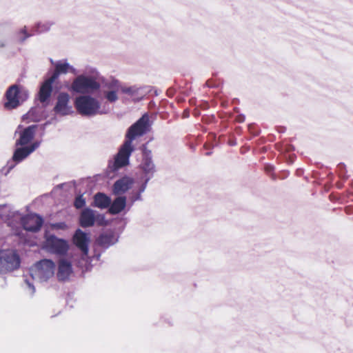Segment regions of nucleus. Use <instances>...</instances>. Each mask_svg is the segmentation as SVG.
Wrapping results in <instances>:
<instances>
[{
    "label": "nucleus",
    "instance_id": "18",
    "mask_svg": "<svg viewBox=\"0 0 353 353\" xmlns=\"http://www.w3.org/2000/svg\"><path fill=\"white\" fill-rule=\"evenodd\" d=\"M72 273V267L71 263L65 259L59 261L58 271L57 276L59 281H65L69 279Z\"/></svg>",
    "mask_w": 353,
    "mask_h": 353
},
{
    "label": "nucleus",
    "instance_id": "33",
    "mask_svg": "<svg viewBox=\"0 0 353 353\" xmlns=\"http://www.w3.org/2000/svg\"><path fill=\"white\" fill-rule=\"evenodd\" d=\"M26 284L31 291V294H33L35 292V288L32 283H31L28 279L25 280Z\"/></svg>",
    "mask_w": 353,
    "mask_h": 353
},
{
    "label": "nucleus",
    "instance_id": "42",
    "mask_svg": "<svg viewBox=\"0 0 353 353\" xmlns=\"http://www.w3.org/2000/svg\"><path fill=\"white\" fill-rule=\"evenodd\" d=\"M31 112H32V110H30V111L28 112V114H31Z\"/></svg>",
    "mask_w": 353,
    "mask_h": 353
},
{
    "label": "nucleus",
    "instance_id": "27",
    "mask_svg": "<svg viewBox=\"0 0 353 353\" xmlns=\"http://www.w3.org/2000/svg\"><path fill=\"white\" fill-rule=\"evenodd\" d=\"M118 90H112L105 92V99L110 103H114L118 100L117 92Z\"/></svg>",
    "mask_w": 353,
    "mask_h": 353
},
{
    "label": "nucleus",
    "instance_id": "7",
    "mask_svg": "<svg viewBox=\"0 0 353 353\" xmlns=\"http://www.w3.org/2000/svg\"><path fill=\"white\" fill-rule=\"evenodd\" d=\"M44 248L51 254L64 256L68 254L70 245L67 240L58 238L54 234H49L46 237Z\"/></svg>",
    "mask_w": 353,
    "mask_h": 353
},
{
    "label": "nucleus",
    "instance_id": "36",
    "mask_svg": "<svg viewBox=\"0 0 353 353\" xmlns=\"http://www.w3.org/2000/svg\"><path fill=\"white\" fill-rule=\"evenodd\" d=\"M50 62L51 63L52 65H53L54 66V64L56 63V61H54L52 59H50Z\"/></svg>",
    "mask_w": 353,
    "mask_h": 353
},
{
    "label": "nucleus",
    "instance_id": "11",
    "mask_svg": "<svg viewBox=\"0 0 353 353\" xmlns=\"http://www.w3.org/2000/svg\"><path fill=\"white\" fill-rule=\"evenodd\" d=\"M90 241V238L88 234L81 229H77L72 236V242L81 250L83 257L88 256Z\"/></svg>",
    "mask_w": 353,
    "mask_h": 353
},
{
    "label": "nucleus",
    "instance_id": "8",
    "mask_svg": "<svg viewBox=\"0 0 353 353\" xmlns=\"http://www.w3.org/2000/svg\"><path fill=\"white\" fill-rule=\"evenodd\" d=\"M134 150L132 144L124 141L120 147L119 152L114 157V161L109 164L110 169L114 172L119 169L123 168L130 163V157Z\"/></svg>",
    "mask_w": 353,
    "mask_h": 353
},
{
    "label": "nucleus",
    "instance_id": "12",
    "mask_svg": "<svg viewBox=\"0 0 353 353\" xmlns=\"http://www.w3.org/2000/svg\"><path fill=\"white\" fill-rule=\"evenodd\" d=\"M43 219L38 214L28 215L22 219V225L26 231L37 232L40 230Z\"/></svg>",
    "mask_w": 353,
    "mask_h": 353
},
{
    "label": "nucleus",
    "instance_id": "29",
    "mask_svg": "<svg viewBox=\"0 0 353 353\" xmlns=\"http://www.w3.org/2000/svg\"><path fill=\"white\" fill-rule=\"evenodd\" d=\"M107 88L111 90H119L120 83L117 79H113L106 85Z\"/></svg>",
    "mask_w": 353,
    "mask_h": 353
},
{
    "label": "nucleus",
    "instance_id": "34",
    "mask_svg": "<svg viewBox=\"0 0 353 353\" xmlns=\"http://www.w3.org/2000/svg\"><path fill=\"white\" fill-rule=\"evenodd\" d=\"M69 72L73 74H77V70L72 65H70Z\"/></svg>",
    "mask_w": 353,
    "mask_h": 353
},
{
    "label": "nucleus",
    "instance_id": "25",
    "mask_svg": "<svg viewBox=\"0 0 353 353\" xmlns=\"http://www.w3.org/2000/svg\"><path fill=\"white\" fill-rule=\"evenodd\" d=\"M121 90L123 93L126 94L130 97L136 96L139 94L140 88L137 85H132L130 87H122Z\"/></svg>",
    "mask_w": 353,
    "mask_h": 353
},
{
    "label": "nucleus",
    "instance_id": "19",
    "mask_svg": "<svg viewBox=\"0 0 353 353\" xmlns=\"http://www.w3.org/2000/svg\"><path fill=\"white\" fill-rule=\"evenodd\" d=\"M95 223V211L85 208L82 210L79 216V223L83 228H89L94 225Z\"/></svg>",
    "mask_w": 353,
    "mask_h": 353
},
{
    "label": "nucleus",
    "instance_id": "32",
    "mask_svg": "<svg viewBox=\"0 0 353 353\" xmlns=\"http://www.w3.org/2000/svg\"><path fill=\"white\" fill-rule=\"evenodd\" d=\"M52 227L57 230H65L68 228V225L65 222L55 223L52 225Z\"/></svg>",
    "mask_w": 353,
    "mask_h": 353
},
{
    "label": "nucleus",
    "instance_id": "20",
    "mask_svg": "<svg viewBox=\"0 0 353 353\" xmlns=\"http://www.w3.org/2000/svg\"><path fill=\"white\" fill-rule=\"evenodd\" d=\"M126 205V197L125 196L119 195L112 201H111L108 212L112 215L118 214L125 210Z\"/></svg>",
    "mask_w": 353,
    "mask_h": 353
},
{
    "label": "nucleus",
    "instance_id": "4",
    "mask_svg": "<svg viewBox=\"0 0 353 353\" xmlns=\"http://www.w3.org/2000/svg\"><path fill=\"white\" fill-rule=\"evenodd\" d=\"M141 161L139 165L143 175V182L148 185V182L154 177L157 169L153 161L152 152L148 149L145 145L141 148Z\"/></svg>",
    "mask_w": 353,
    "mask_h": 353
},
{
    "label": "nucleus",
    "instance_id": "38",
    "mask_svg": "<svg viewBox=\"0 0 353 353\" xmlns=\"http://www.w3.org/2000/svg\"><path fill=\"white\" fill-rule=\"evenodd\" d=\"M206 85H207V86H208V87H211V86H212V85H211L208 81H207V82H206Z\"/></svg>",
    "mask_w": 353,
    "mask_h": 353
},
{
    "label": "nucleus",
    "instance_id": "1",
    "mask_svg": "<svg viewBox=\"0 0 353 353\" xmlns=\"http://www.w3.org/2000/svg\"><path fill=\"white\" fill-rule=\"evenodd\" d=\"M99 77V73L95 68H86L83 74L74 79L70 85V90L80 94L96 92L101 88L98 81Z\"/></svg>",
    "mask_w": 353,
    "mask_h": 353
},
{
    "label": "nucleus",
    "instance_id": "21",
    "mask_svg": "<svg viewBox=\"0 0 353 353\" xmlns=\"http://www.w3.org/2000/svg\"><path fill=\"white\" fill-rule=\"evenodd\" d=\"M110 204L111 198L109 196L103 192H97L94 196L91 205L100 209H106L109 208Z\"/></svg>",
    "mask_w": 353,
    "mask_h": 353
},
{
    "label": "nucleus",
    "instance_id": "6",
    "mask_svg": "<svg viewBox=\"0 0 353 353\" xmlns=\"http://www.w3.org/2000/svg\"><path fill=\"white\" fill-rule=\"evenodd\" d=\"M150 119L147 113L144 114L134 123H133L127 130L125 141L132 144V141L139 137L145 134L150 128Z\"/></svg>",
    "mask_w": 353,
    "mask_h": 353
},
{
    "label": "nucleus",
    "instance_id": "17",
    "mask_svg": "<svg viewBox=\"0 0 353 353\" xmlns=\"http://www.w3.org/2000/svg\"><path fill=\"white\" fill-rule=\"evenodd\" d=\"M15 148L12 157V160L14 163L11 165L8 163L9 170H12L16 164L22 162L32 154L28 145L15 146Z\"/></svg>",
    "mask_w": 353,
    "mask_h": 353
},
{
    "label": "nucleus",
    "instance_id": "24",
    "mask_svg": "<svg viewBox=\"0 0 353 353\" xmlns=\"http://www.w3.org/2000/svg\"><path fill=\"white\" fill-rule=\"evenodd\" d=\"M147 185H148L145 184V183H142L139 186L137 192L132 191L131 192V195L129 197V200L130 201V208L134 204V202L137 201H142L141 194L145 192Z\"/></svg>",
    "mask_w": 353,
    "mask_h": 353
},
{
    "label": "nucleus",
    "instance_id": "31",
    "mask_svg": "<svg viewBox=\"0 0 353 353\" xmlns=\"http://www.w3.org/2000/svg\"><path fill=\"white\" fill-rule=\"evenodd\" d=\"M41 145V141H36L33 143H30L28 145V147L29 150H30L31 153L34 152Z\"/></svg>",
    "mask_w": 353,
    "mask_h": 353
},
{
    "label": "nucleus",
    "instance_id": "43",
    "mask_svg": "<svg viewBox=\"0 0 353 353\" xmlns=\"http://www.w3.org/2000/svg\"><path fill=\"white\" fill-rule=\"evenodd\" d=\"M47 124H48L47 123H44V125H43V128H45V126H46Z\"/></svg>",
    "mask_w": 353,
    "mask_h": 353
},
{
    "label": "nucleus",
    "instance_id": "3",
    "mask_svg": "<svg viewBox=\"0 0 353 353\" xmlns=\"http://www.w3.org/2000/svg\"><path fill=\"white\" fill-rule=\"evenodd\" d=\"M29 95L28 90L23 85H12L5 93L6 102L4 103V108L9 110L16 109L28 99Z\"/></svg>",
    "mask_w": 353,
    "mask_h": 353
},
{
    "label": "nucleus",
    "instance_id": "26",
    "mask_svg": "<svg viewBox=\"0 0 353 353\" xmlns=\"http://www.w3.org/2000/svg\"><path fill=\"white\" fill-rule=\"evenodd\" d=\"M19 37V41L20 43H23L27 39L32 36V34L28 33L27 32L26 27L24 26L21 28L17 33Z\"/></svg>",
    "mask_w": 353,
    "mask_h": 353
},
{
    "label": "nucleus",
    "instance_id": "23",
    "mask_svg": "<svg viewBox=\"0 0 353 353\" xmlns=\"http://www.w3.org/2000/svg\"><path fill=\"white\" fill-rule=\"evenodd\" d=\"M54 24V22L52 21H39L35 23L32 30L35 34H38L45 33L50 31Z\"/></svg>",
    "mask_w": 353,
    "mask_h": 353
},
{
    "label": "nucleus",
    "instance_id": "28",
    "mask_svg": "<svg viewBox=\"0 0 353 353\" xmlns=\"http://www.w3.org/2000/svg\"><path fill=\"white\" fill-rule=\"evenodd\" d=\"M85 205V199L83 198V194L78 195L74 202V205L77 209H81Z\"/></svg>",
    "mask_w": 353,
    "mask_h": 353
},
{
    "label": "nucleus",
    "instance_id": "39",
    "mask_svg": "<svg viewBox=\"0 0 353 353\" xmlns=\"http://www.w3.org/2000/svg\"><path fill=\"white\" fill-rule=\"evenodd\" d=\"M344 166H345V165H344L343 164H339V168H342V167L343 168Z\"/></svg>",
    "mask_w": 353,
    "mask_h": 353
},
{
    "label": "nucleus",
    "instance_id": "37",
    "mask_svg": "<svg viewBox=\"0 0 353 353\" xmlns=\"http://www.w3.org/2000/svg\"><path fill=\"white\" fill-rule=\"evenodd\" d=\"M100 256H101L100 254L95 255V257H96L97 260L99 259Z\"/></svg>",
    "mask_w": 353,
    "mask_h": 353
},
{
    "label": "nucleus",
    "instance_id": "41",
    "mask_svg": "<svg viewBox=\"0 0 353 353\" xmlns=\"http://www.w3.org/2000/svg\"><path fill=\"white\" fill-rule=\"evenodd\" d=\"M0 46H1V47H4V44H3V43H1V44H0Z\"/></svg>",
    "mask_w": 353,
    "mask_h": 353
},
{
    "label": "nucleus",
    "instance_id": "22",
    "mask_svg": "<svg viewBox=\"0 0 353 353\" xmlns=\"http://www.w3.org/2000/svg\"><path fill=\"white\" fill-rule=\"evenodd\" d=\"M70 63L67 59H62L56 61L54 64V70L50 78L54 81L61 74H65L69 72Z\"/></svg>",
    "mask_w": 353,
    "mask_h": 353
},
{
    "label": "nucleus",
    "instance_id": "9",
    "mask_svg": "<svg viewBox=\"0 0 353 353\" xmlns=\"http://www.w3.org/2000/svg\"><path fill=\"white\" fill-rule=\"evenodd\" d=\"M20 262V258L14 251L0 250V274L19 268Z\"/></svg>",
    "mask_w": 353,
    "mask_h": 353
},
{
    "label": "nucleus",
    "instance_id": "40",
    "mask_svg": "<svg viewBox=\"0 0 353 353\" xmlns=\"http://www.w3.org/2000/svg\"><path fill=\"white\" fill-rule=\"evenodd\" d=\"M211 154H212V152H208L206 153V155H210Z\"/></svg>",
    "mask_w": 353,
    "mask_h": 353
},
{
    "label": "nucleus",
    "instance_id": "16",
    "mask_svg": "<svg viewBox=\"0 0 353 353\" xmlns=\"http://www.w3.org/2000/svg\"><path fill=\"white\" fill-rule=\"evenodd\" d=\"M133 183V179L127 176L117 180L113 185V194L115 195H120L126 192L131 188Z\"/></svg>",
    "mask_w": 353,
    "mask_h": 353
},
{
    "label": "nucleus",
    "instance_id": "30",
    "mask_svg": "<svg viewBox=\"0 0 353 353\" xmlns=\"http://www.w3.org/2000/svg\"><path fill=\"white\" fill-rule=\"evenodd\" d=\"M95 222H97V223L99 225H105L106 220H105V216L103 214H97V215L95 214Z\"/></svg>",
    "mask_w": 353,
    "mask_h": 353
},
{
    "label": "nucleus",
    "instance_id": "5",
    "mask_svg": "<svg viewBox=\"0 0 353 353\" xmlns=\"http://www.w3.org/2000/svg\"><path fill=\"white\" fill-rule=\"evenodd\" d=\"M55 269L54 263L50 259H43L37 262L34 267L30 270V274L33 279L46 281L54 275Z\"/></svg>",
    "mask_w": 353,
    "mask_h": 353
},
{
    "label": "nucleus",
    "instance_id": "10",
    "mask_svg": "<svg viewBox=\"0 0 353 353\" xmlns=\"http://www.w3.org/2000/svg\"><path fill=\"white\" fill-rule=\"evenodd\" d=\"M70 95L65 92H61L57 98L56 104L53 111L59 116L70 115L73 112L72 107L70 104Z\"/></svg>",
    "mask_w": 353,
    "mask_h": 353
},
{
    "label": "nucleus",
    "instance_id": "13",
    "mask_svg": "<svg viewBox=\"0 0 353 353\" xmlns=\"http://www.w3.org/2000/svg\"><path fill=\"white\" fill-rule=\"evenodd\" d=\"M38 128L37 125H31L24 128L19 133V137L15 141V146L28 145L33 140L36 130Z\"/></svg>",
    "mask_w": 353,
    "mask_h": 353
},
{
    "label": "nucleus",
    "instance_id": "15",
    "mask_svg": "<svg viewBox=\"0 0 353 353\" xmlns=\"http://www.w3.org/2000/svg\"><path fill=\"white\" fill-rule=\"evenodd\" d=\"M119 235L113 230H106L101 233L97 242L101 247L107 249L114 245L119 241Z\"/></svg>",
    "mask_w": 353,
    "mask_h": 353
},
{
    "label": "nucleus",
    "instance_id": "14",
    "mask_svg": "<svg viewBox=\"0 0 353 353\" xmlns=\"http://www.w3.org/2000/svg\"><path fill=\"white\" fill-rule=\"evenodd\" d=\"M54 81L51 78L45 80L39 89L38 92V99L39 101L43 103L44 107H46L49 103V99L52 92V84Z\"/></svg>",
    "mask_w": 353,
    "mask_h": 353
},
{
    "label": "nucleus",
    "instance_id": "35",
    "mask_svg": "<svg viewBox=\"0 0 353 353\" xmlns=\"http://www.w3.org/2000/svg\"><path fill=\"white\" fill-rule=\"evenodd\" d=\"M236 120L239 123H243L245 121V116L243 114H240L237 117Z\"/></svg>",
    "mask_w": 353,
    "mask_h": 353
},
{
    "label": "nucleus",
    "instance_id": "2",
    "mask_svg": "<svg viewBox=\"0 0 353 353\" xmlns=\"http://www.w3.org/2000/svg\"><path fill=\"white\" fill-rule=\"evenodd\" d=\"M74 106L78 113L83 117H92L107 113L101 109V103L96 98L88 94L77 97Z\"/></svg>",
    "mask_w": 353,
    "mask_h": 353
}]
</instances>
